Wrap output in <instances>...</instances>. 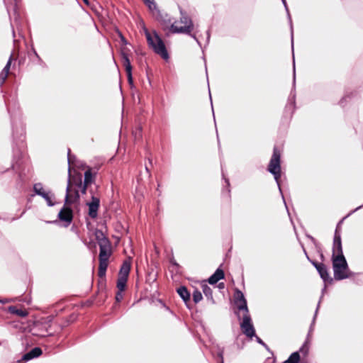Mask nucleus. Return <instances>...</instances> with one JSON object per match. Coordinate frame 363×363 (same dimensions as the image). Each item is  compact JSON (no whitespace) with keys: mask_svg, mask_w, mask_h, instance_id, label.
<instances>
[{"mask_svg":"<svg viewBox=\"0 0 363 363\" xmlns=\"http://www.w3.org/2000/svg\"><path fill=\"white\" fill-rule=\"evenodd\" d=\"M235 304L239 311H244L242 321L240 323V328L242 333L250 338L255 336V330L252 323V319L248 310L247 300L243 293L236 289L234 294Z\"/></svg>","mask_w":363,"mask_h":363,"instance_id":"f257e3e1","label":"nucleus"},{"mask_svg":"<svg viewBox=\"0 0 363 363\" xmlns=\"http://www.w3.org/2000/svg\"><path fill=\"white\" fill-rule=\"evenodd\" d=\"M147 44L155 53L160 55L163 59L167 60L169 56L165 45L156 31L153 32L152 36L146 27L143 28Z\"/></svg>","mask_w":363,"mask_h":363,"instance_id":"f03ea898","label":"nucleus"},{"mask_svg":"<svg viewBox=\"0 0 363 363\" xmlns=\"http://www.w3.org/2000/svg\"><path fill=\"white\" fill-rule=\"evenodd\" d=\"M267 170L274 176L284 202L286 203L279 182L281 177V153L277 147H274L273 149V154L267 167ZM285 205L286 206V204Z\"/></svg>","mask_w":363,"mask_h":363,"instance_id":"7ed1b4c3","label":"nucleus"},{"mask_svg":"<svg viewBox=\"0 0 363 363\" xmlns=\"http://www.w3.org/2000/svg\"><path fill=\"white\" fill-rule=\"evenodd\" d=\"M12 123V136L13 150L15 147L21 149L24 147V142L26 138V130L24 125L21 118L15 119L11 116Z\"/></svg>","mask_w":363,"mask_h":363,"instance_id":"20e7f679","label":"nucleus"},{"mask_svg":"<svg viewBox=\"0 0 363 363\" xmlns=\"http://www.w3.org/2000/svg\"><path fill=\"white\" fill-rule=\"evenodd\" d=\"M70 149L67 151V161L69 164L68 172L69 178L67 182V186L66 188V194L65 198V204L78 203L80 199L79 189L76 188L74 183L70 180V163L72 162V156L70 154Z\"/></svg>","mask_w":363,"mask_h":363,"instance_id":"39448f33","label":"nucleus"},{"mask_svg":"<svg viewBox=\"0 0 363 363\" xmlns=\"http://www.w3.org/2000/svg\"><path fill=\"white\" fill-rule=\"evenodd\" d=\"M181 18H180V22L182 23H184V26H177L175 25L171 26V32L173 33H185V34H189L194 28V24L192 23L191 19L184 15L182 11H181Z\"/></svg>","mask_w":363,"mask_h":363,"instance_id":"423d86ee","label":"nucleus"},{"mask_svg":"<svg viewBox=\"0 0 363 363\" xmlns=\"http://www.w3.org/2000/svg\"><path fill=\"white\" fill-rule=\"evenodd\" d=\"M334 279L337 281L351 278L356 274L350 270L348 264H337L333 266Z\"/></svg>","mask_w":363,"mask_h":363,"instance_id":"0eeeda50","label":"nucleus"},{"mask_svg":"<svg viewBox=\"0 0 363 363\" xmlns=\"http://www.w3.org/2000/svg\"><path fill=\"white\" fill-rule=\"evenodd\" d=\"M33 191L36 195L43 198L46 201L48 206H53L55 205V203L52 201V199H55L54 194L51 191H45L41 183H36L33 185Z\"/></svg>","mask_w":363,"mask_h":363,"instance_id":"6e6552de","label":"nucleus"},{"mask_svg":"<svg viewBox=\"0 0 363 363\" xmlns=\"http://www.w3.org/2000/svg\"><path fill=\"white\" fill-rule=\"evenodd\" d=\"M69 205L65 203L57 216L58 218L64 222L65 227L69 226L73 220V211Z\"/></svg>","mask_w":363,"mask_h":363,"instance_id":"1a4fd4ad","label":"nucleus"},{"mask_svg":"<svg viewBox=\"0 0 363 363\" xmlns=\"http://www.w3.org/2000/svg\"><path fill=\"white\" fill-rule=\"evenodd\" d=\"M99 245L100 248L99 259L108 260V258L111 256V246L109 240L104 237L99 240Z\"/></svg>","mask_w":363,"mask_h":363,"instance_id":"9d476101","label":"nucleus"},{"mask_svg":"<svg viewBox=\"0 0 363 363\" xmlns=\"http://www.w3.org/2000/svg\"><path fill=\"white\" fill-rule=\"evenodd\" d=\"M154 16L161 24L164 30L169 29L171 31V26L174 25V23H172V19L167 13H162L160 10H157V13H154Z\"/></svg>","mask_w":363,"mask_h":363,"instance_id":"9b49d317","label":"nucleus"},{"mask_svg":"<svg viewBox=\"0 0 363 363\" xmlns=\"http://www.w3.org/2000/svg\"><path fill=\"white\" fill-rule=\"evenodd\" d=\"M281 2L284 6L287 18L289 20L290 28H291V48L292 51L294 52V30H293V23L291 17V14L288 8V5L286 0H281ZM293 70H294V77H293V86H295L296 82V73H295V59H294V55L293 54Z\"/></svg>","mask_w":363,"mask_h":363,"instance_id":"f8f14e48","label":"nucleus"},{"mask_svg":"<svg viewBox=\"0 0 363 363\" xmlns=\"http://www.w3.org/2000/svg\"><path fill=\"white\" fill-rule=\"evenodd\" d=\"M89 206V216L91 218H96L98 216V210L100 206V199L94 196H91V201L87 202Z\"/></svg>","mask_w":363,"mask_h":363,"instance_id":"ddd939ff","label":"nucleus"},{"mask_svg":"<svg viewBox=\"0 0 363 363\" xmlns=\"http://www.w3.org/2000/svg\"><path fill=\"white\" fill-rule=\"evenodd\" d=\"M342 246L341 240V235L336 228L334 234L333 245V255H342Z\"/></svg>","mask_w":363,"mask_h":363,"instance_id":"4468645a","label":"nucleus"},{"mask_svg":"<svg viewBox=\"0 0 363 363\" xmlns=\"http://www.w3.org/2000/svg\"><path fill=\"white\" fill-rule=\"evenodd\" d=\"M43 352L42 350L38 347H34L30 351L28 352L27 353L24 354L22 357V359L24 361H29L34 358L38 357L42 354Z\"/></svg>","mask_w":363,"mask_h":363,"instance_id":"2eb2a0df","label":"nucleus"},{"mask_svg":"<svg viewBox=\"0 0 363 363\" xmlns=\"http://www.w3.org/2000/svg\"><path fill=\"white\" fill-rule=\"evenodd\" d=\"M225 274L223 269L218 268L216 272L208 278V281L210 284H216L220 279H224Z\"/></svg>","mask_w":363,"mask_h":363,"instance_id":"dca6fc26","label":"nucleus"},{"mask_svg":"<svg viewBox=\"0 0 363 363\" xmlns=\"http://www.w3.org/2000/svg\"><path fill=\"white\" fill-rule=\"evenodd\" d=\"M130 267H131L130 262L129 260H125L121 267L118 277H125V278L128 279L130 271Z\"/></svg>","mask_w":363,"mask_h":363,"instance_id":"f3484780","label":"nucleus"},{"mask_svg":"<svg viewBox=\"0 0 363 363\" xmlns=\"http://www.w3.org/2000/svg\"><path fill=\"white\" fill-rule=\"evenodd\" d=\"M318 272L324 282L328 281L331 284L333 281V279L330 277L328 269L325 264L320 267L319 270H318Z\"/></svg>","mask_w":363,"mask_h":363,"instance_id":"a211bd4d","label":"nucleus"},{"mask_svg":"<svg viewBox=\"0 0 363 363\" xmlns=\"http://www.w3.org/2000/svg\"><path fill=\"white\" fill-rule=\"evenodd\" d=\"M177 291L185 303L187 304V302L190 300L191 295L186 287L182 286L177 289Z\"/></svg>","mask_w":363,"mask_h":363,"instance_id":"6ab92c4d","label":"nucleus"},{"mask_svg":"<svg viewBox=\"0 0 363 363\" xmlns=\"http://www.w3.org/2000/svg\"><path fill=\"white\" fill-rule=\"evenodd\" d=\"M8 311L11 314H15V315H17L18 316L22 317V318H25V317L28 316V313L26 311L22 310V309H18L14 306H9Z\"/></svg>","mask_w":363,"mask_h":363,"instance_id":"aec40b11","label":"nucleus"},{"mask_svg":"<svg viewBox=\"0 0 363 363\" xmlns=\"http://www.w3.org/2000/svg\"><path fill=\"white\" fill-rule=\"evenodd\" d=\"M333 266L337 264H348L344 255H332Z\"/></svg>","mask_w":363,"mask_h":363,"instance_id":"412c9836","label":"nucleus"},{"mask_svg":"<svg viewBox=\"0 0 363 363\" xmlns=\"http://www.w3.org/2000/svg\"><path fill=\"white\" fill-rule=\"evenodd\" d=\"M108 267L107 259H99V266L98 274L100 277H104L106 275V272Z\"/></svg>","mask_w":363,"mask_h":363,"instance_id":"4be33fe9","label":"nucleus"},{"mask_svg":"<svg viewBox=\"0 0 363 363\" xmlns=\"http://www.w3.org/2000/svg\"><path fill=\"white\" fill-rule=\"evenodd\" d=\"M203 293L205 296L211 301L212 304L215 303L214 299L213 298V291L210 286L207 284L202 285Z\"/></svg>","mask_w":363,"mask_h":363,"instance_id":"5701e85b","label":"nucleus"},{"mask_svg":"<svg viewBox=\"0 0 363 363\" xmlns=\"http://www.w3.org/2000/svg\"><path fill=\"white\" fill-rule=\"evenodd\" d=\"M299 352L296 351L291 354L289 358L282 363H298L300 362Z\"/></svg>","mask_w":363,"mask_h":363,"instance_id":"b1692460","label":"nucleus"},{"mask_svg":"<svg viewBox=\"0 0 363 363\" xmlns=\"http://www.w3.org/2000/svg\"><path fill=\"white\" fill-rule=\"evenodd\" d=\"M299 352L296 351L291 354L289 358L282 363H298L300 362Z\"/></svg>","mask_w":363,"mask_h":363,"instance_id":"393cba45","label":"nucleus"},{"mask_svg":"<svg viewBox=\"0 0 363 363\" xmlns=\"http://www.w3.org/2000/svg\"><path fill=\"white\" fill-rule=\"evenodd\" d=\"M122 60H123V63L125 67L126 72H130V71H132V66H131L130 61L129 60L128 55L123 52L122 53Z\"/></svg>","mask_w":363,"mask_h":363,"instance_id":"a878e982","label":"nucleus"},{"mask_svg":"<svg viewBox=\"0 0 363 363\" xmlns=\"http://www.w3.org/2000/svg\"><path fill=\"white\" fill-rule=\"evenodd\" d=\"M94 182V175L90 169L84 172V184L89 185Z\"/></svg>","mask_w":363,"mask_h":363,"instance_id":"bb28decb","label":"nucleus"},{"mask_svg":"<svg viewBox=\"0 0 363 363\" xmlns=\"http://www.w3.org/2000/svg\"><path fill=\"white\" fill-rule=\"evenodd\" d=\"M73 183L76 188L79 189V191H80L82 194H86L88 185L82 184V179H79L77 182H74Z\"/></svg>","mask_w":363,"mask_h":363,"instance_id":"cd10ccee","label":"nucleus"},{"mask_svg":"<svg viewBox=\"0 0 363 363\" xmlns=\"http://www.w3.org/2000/svg\"><path fill=\"white\" fill-rule=\"evenodd\" d=\"M127 281L128 279L118 277L117 280V288L118 289V291H123L125 289Z\"/></svg>","mask_w":363,"mask_h":363,"instance_id":"c85d7f7f","label":"nucleus"},{"mask_svg":"<svg viewBox=\"0 0 363 363\" xmlns=\"http://www.w3.org/2000/svg\"><path fill=\"white\" fill-rule=\"evenodd\" d=\"M11 62H12V55L10 56L6 65H5V67H4L2 71L1 72V73H0L1 74L4 75V77H8L9 69L11 67Z\"/></svg>","mask_w":363,"mask_h":363,"instance_id":"c756f323","label":"nucleus"},{"mask_svg":"<svg viewBox=\"0 0 363 363\" xmlns=\"http://www.w3.org/2000/svg\"><path fill=\"white\" fill-rule=\"evenodd\" d=\"M146 5L147 6L148 9L152 13L153 15L154 13H157V10H160L157 8V4L154 0H150L149 3L146 4Z\"/></svg>","mask_w":363,"mask_h":363,"instance_id":"7c9ffc66","label":"nucleus"},{"mask_svg":"<svg viewBox=\"0 0 363 363\" xmlns=\"http://www.w3.org/2000/svg\"><path fill=\"white\" fill-rule=\"evenodd\" d=\"M193 301H194L195 303H199V301H201L202 300V294L201 293V291H199V290H194V291L193 292Z\"/></svg>","mask_w":363,"mask_h":363,"instance_id":"2f4dec72","label":"nucleus"},{"mask_svg":"<svg viewBox=\"0 0 363 363\" xmlns=\"http://www.w3.org/2000/svg\"><path fill=\"white\" fill-rule=\"evenodd\" d=\"M223 177H224V174L223 173ZM223 178H224V180H225V186L223 187V194L226 192V194L229 196L230 193V182H229L228 179L225 178V177H223Z\"/></svg>","mask_w":363,"mask_h":363,"instance_id":"473e14b6","label":"nucleus"},{"mask_svg":"<svg viewBox=\"0 0 363 363\" xmlns=\"http://www.w3.org/2000/svg\"><path fill=\"white\" fill-rule=\"evenodd\" d=\"M319 302H320V301ZM319 306H320V303H318V306L316 308V310H315V314H314V316H313V321H312L311 325L310 326V329H309V332H308V337L310 335V333L313 330V326H314V324H315V318H316V316H317V313H318V308H319Z\"/></svg>","mask_w":363,"mask_h":363,"instance_id":"72a5a7b5","label":"nucleus"},{"mask_svg":"<svg viewBox=\"0 0 363 363\" xmlns=\"http://www.w3.org/2000/svg\"><path fill=\"white\" fill-rule=\"evenodd\" d=\"M224 348L217 345V357L220 360L223 359Z\"/></svg>","mask_w":363,"mask_h":363,"instance_id":"f704fd0d","label":"nucleus"},{"mask_svg":"<svg viewBox=\"0 0 363 363\" xmlns=\"http://www.w3.org/2000/svg\"><path fill=\"white\" fill-rule=\"evenodd\" d=\"M289 100L291 101V102H290V104H289L286 106V108H290V107L294 108V106H295V94H293L291 96V98Z\"/></svg>","mask_w":363,"mask_h":363,"instance_id":"c9c22d12","label":"nucleus"},{"mask_svg":"<svg viewBox=\"0 0 363 363\" xmlns=\"http://www.w3.org/2000/svg\"><path fill=\"white\" fill-rule=\"evenodd\" d=\"M127 74V77H128V83L130 86H133V77H132V71H130V72H126Z\"/></svg>","mask_w":363,"mask_h":363,"instance_id":"e433bc0d","label":"nucleus"},{"mask_svg":"<svg viewBox=\"0 0 363 363\" xmlns=\"http://www.w3.org/2000/svg\"><path fill=\"white\" fill-rule=\"evenodd\" d=\"M123 299V294L122 291H118L116 294V300L118 302H120Z\"/></svg>","mask_w":363,"mask_h":363,"instance_id":"4c0bfd02","label":"nucleus"},{"mask_svg":"<svg viewBox=\"0 0 363 363\" xmlns=\"http://www.w3.org/2000/svg\"><path fill=\"white\" fill-rule=\"evenodd\" d=\"M33 54L35 55V56L37 57L39 64L43 65L44 63L43 61L42 60V59L40 58V57L39 56V55L38 54V52H36V50L34 48H33Z\"/></svg>","mask_w":363,"mask_h":363,"instance_id":"58836bf2","label":"nucleus"},{"mask_svg":"<svg viewBox=\"0 0 363 363\" xmlns=\"http://www.w3.org/2000/svg\"><path fill=\"white\" fill-rule=\"evenodd\" d=\"M188 35H190L192 38H194V39L196 40V42L198 43V45H199L200 47H201V43H200V41L199 40V39L196 38V35H195V34H193V33H191H191H190L189 34H188Z\"/></svg>","mask_w":363,"mask_h":363,"instance_id":"ea45409f","label":"nucleus"},{"mask_svg":"<svg viewBox=\"0 0 363 363\" xmlns=\"http://www.w3.org/2000/svg\"><path fill=\"white\" fill-rule=\"evenodd\" d=\"M254 337H255L256 341H257L259 345H265V342H263V341H262V340L260 337H258V336H257L256 335H255V336H254Z\"/></svg>","mask_w":363,"mask_h":363,"instance_id":"a19ab883","label":"nucleus"},{"mask_svg":"<svg viewBox=\"0 0 363 363\" xmlns=\"http://www.w3.org/2000/svg\"><path fill=\"white\" fill-rule=\"evenodd\" d=\"M6 78L7 77H4V75L0 74V87L3 85Z\"/></svg>","mask_w":363,"mask_h":363,"instance_id":"79ce46f5","label":"nucleus"},{"mask_svg":"<svg viewBox=\"0 0 363 363\" xmlns=\"http://www.w3.org/2000/svg\"><path fill=\"white\" fill-rule=\"evenodd\" d=\"M6 78L7 77H4V75L0 74V87L3 85Z\"/></svg>","mask_w":363,"mask_h":363,"instance_id":"37998d69","label":"nucleus"},{"mask_svg":"<svg viewBox=\"0 0 363 363\" xmlns=\"http://www.w3.org/2000/svg\"><path fill=\"white\" fill-rule=\"evenodd\" d=\"M307 259L313 264V266L314 267H315L317 266V264H318V262L311 259L309 256H307Z\"/></svg>","mask_w":363,"mask_h":363,"instance_id":"c03bdc74","label":"nucleus"},{"mask_svg":"<svg viewBox=\"0 0 363 363\" xmlns=\"http://www.w3.org/2000/svg\"><path fill=\"white\" fill-rule=\"evenodd\" d=\"M362 208H363V204L359 206H358V207H357L354 210L352 211L350 213H348V216L352 215L353 213H354L355 211L361 209Z\"/></svg>","mask_w":363,"mask_h":363,"instance_id":"a18cd8bd","label":"nucleus"},{"mask_svg":"<svg viewBox=\"0 0 363 363\" xmlns=\"http://www.w3.org/2000/svg\"><path fill=\"white\" fill-rule=\"evenodd\" d=\"M308 238L313 242L314 245H315V246H317V242L313 236L308 235Z\"/></svg>","mask_w":363,"mask_h":363,"instance_id":"49530a36","label":"nucleus"},{"mask_svg":"<svg viewBox=\"0 0 363 363\" xmlns=\"http://www.w3.org/2000/svg\"><path fill=\"white\" fill-rule=\"evenodd\" d=\"M9 299H6H6H0V303H1L4 304V303H9Z\"/></svg>","mask_w":363,"mask_h":363,"instance_id":"de8ad7c7","label":"nucleus"},{"mask_svg":"<svg viewBox=\"0 0 363 363\" xmlns=\"http://www.w3.org/2000/svg\"><path fill=\"white\" fill-rule=\"evenodd\" d=\"M206 35H207V38H206L207 43H208L209 40H210V32H209V30L206 31Z\"/></svg>","mask_w":363,"mask_h":363,"instance_id":"09e8293b","label":"nucleus"},{"mask_svg":"<svg viewBox=\"0 0 363 363\" xmlns=\"http://www.w3.org/2000/svg\"><path fill=\"white\" fill-rule=\"evenodd\" d=\"M121 40L123 43V44H124V45H127L128 44V42H127L126 39L125 38V37H122Z\"/></svg>","mask_w":363,"mask_h":363,"instance_id":"8fccbe9b","label":"nucleus"},{"mask_svg":"<svg viewBox=\"0 0 363 363\" xmlns=\"http://www.w3.org/2000/svg\"><path fill=\"white\" fill-rule=\"evenodd\" d=\"M323 264H323V263H318V264H317V266H316L315 268V269H316V270L318 271V270H319L320 267H321Z\"/></svg>","mask_w":363,"mask_h":363,"instance_id":"3c124183","label":"nucleus"},{"mask_svg":"<svg viewBox=\"0 0 363 363\" xmlns=\"http://www.w3.org/2000/svg\"><path fill=\"white\" fill-rule=\"evenodd\" d=\"M37 335L39 336H41V337H46V336L52 335V334H45V333H41V334H37Z\"/></svg>","mask_w":363,"mask_h":363,"instance_id":"603ef678","label":"nucleus"},{"mask_svg":"<svg viewBox=\"0 0 363 363\" xmlns=\"http://www.w3.org/2000/svg\"><path fill=\"white\" fill-rule=\"evenodd\" d=\"M301 247H302L303 251V252H304V254H305L306 257H307V256H308V253H307V252H306V249H305L304 246H303V245H301Z\"/></svg>","mask_w":363,"mask_h":363,"instance_id":"864d4df0","label":"nucleus"},{"mask_svg":"<svg viewBox=\"0 0 363 363\" xmlns=\"http://www.w3.org/2000/svg\"><path fill=\"white\" fill-rule=\"evenodd\" d=\"M348 216H348V214H347L345 218H342V220L338 223L337 226H338L339 225L342 224V223L343 220H344L345 218L348 217Z\"/></svg>","mask_w":363,"mask_h":363,"instance_id":"5fc2aeb1","label":"nucleus"},{"mask_svg":"<svg viewBox=\"0 0 363 363\" xmlns=\"http://www.w3.org/2000/svg\"><path fill=\"white\" fill-rule=\"evenodd\" d=\"M84 3L86 5H89V0H83Z\"/></svg>","mask_w":363,"mask_h":363,"instance_id":"6e6d98bb","label":"nucleus"},{"mask_svg":"<svg viewBox=\"0 0 363 363\" xmlns=\"http://www.w3.org/2000/svg\"><path fill=\"white\" fill-rule=\"evenodd\" d=\"M266 350H267L268 351L269 350V347L267 346V345L265 343V345H262Z\"/></svg>","mask_w":363,"mask_h":363,"instance_id":"4d7b16f0","label":"nucleus"},{"mask_svg":"<svg viewBox=\"0 0 363 363\" xmlns=\"http://www.w3.org/2000/svg\"><path fill=\"white\" fill-rule=\"evenodd\" d=\"M218 363H224V359H218Z\"/></svg>","mask_w":363,"mask_h":363,"instance_id":"13d9d810","label":"nucleus"},{"mask_svg":"<svg viewBox=\"0 0 363 363\" xmlns=\"http://www.w3.org/2000/svg\"><path fill=\"white\" fill-rule=\"evenodd\" d=\"M118 35H119V37H120V38H121V39L122 38V37H124V36L123 35V34H122L120 31H118Z\"/></svg>","mask_w":363,"mask_h":363,"instance_id":"bf43d9fd","label":"nucleus"},{"mask_svg":"<svg viewBox=\"0 0 363 363\" xmlns=\"http://www.w3.org/2000/svg\"><path fill=\"white\" fill-rule=\"evenodd\" d=\"M150 1V0H144V2L145 4H146L147 3H149Z\"/></svg>","mask_w":363,"mask_h":363,"instance_id":"052dcab7","label":"nucleus"},{"mask_svg":"<svg viewBox=\"0 0 363 363\" xmlns=\"http://www.w3.org/2000/svg\"><path fill=\"white\" fill-rule=\"evenodd\" d=\"M172 264L175 266H179L178 264L176 262H173Z\"/></svg>","mask_w":363,"mask_h":363,"instance_id":"680f3d73","label":"nucleus"},{"mask_svg":"<svg viewBox=\"0 0 363 363\" xmlns=\"http://www.w3.org/2000/svg\"><path fill=\"white\" fill-rule=\"evenodd\" d=\"M145 169H146L147 172H149V168H148V167L147 165H145Z\"/></svg>","mask_w":363,"mask_h":363,"instance_id":"e2e57ef3","label":"nucleus"},{"mask_svg":"<svg viewBox=\"0 0 363 363\" xmlns=\"http://www.w3.org/2000/svg\"><path fill=\"white\" fill-rule=\"evenodd\" d=\"M306 344V342L304 343V345H303V347L301 348H300V350L302 351L303 350V347L305 346V345Z\"/></svg>","mask_w":363,"mask_h":363,"instance_id":"0e129e2a","label":"nucleus"},{"mask_svg":"<svg viewBox=\"0 0 363 363\" xmlns=\"http://www.w3.org/2000/svg\"><path fill=\"white\" fill-rule=\"evenodd\" d=\"M13 1H15L16 4H17V3H18L21 0H13Z\"/></svg>","mask_w":363,"mask_h":363,"instance_id":"69168bd1","label":"nucleus"},{"mask_svg":"<svg viewBox=\"0 0 363 363\" xmlns=\"http://www.w3.org/2000/svg\"><path fill=\"white\" fill-rule=\"evenodd\" d=\"M274 359L270 361L269 363H274Z\"/></svg>","mask_w":363,"mask_h":363,"instance_id":"338daca9","label":"nucleus"},{"mask_svg":"<svg viewBox=\"0 0 363 363\" xmlns=\"http://www.w3.org/2000/svg\"><path fill=\"white\" fill-rule=\"evenodd\" d=\"M320 257L323 259V255L321 253L320 254Z\"/></svg>","mask_w":363,"mask_h":363,"instance_id":"774afa93","label":"nucleus"}]
</instances>
